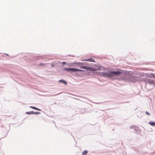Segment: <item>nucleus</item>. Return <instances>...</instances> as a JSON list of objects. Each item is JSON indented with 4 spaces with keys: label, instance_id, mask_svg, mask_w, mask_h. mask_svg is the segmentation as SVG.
Returning <instances> with one entry per match:
<instances>
[{
    "label": "nucleus",
    "instance_id": "6e6552de",
    "mask_svg": "<svg viewBox=\"0 0 155 155\" xmlns=\"http://www.w3.org/2000/svg\"><path fill=\"white\" fill-rule=\"evenodd\" d=\"M155 81L152 79H149L148 81V82L150 85H153Z\"/></svg>",
    "mask_w": 155,
    "mask_h": 155
},
{
    "label": "nucleus",
    "instance_id": "9d476101",
    "mask_svg": "<svg viewBox=\"0 0 155 155\" xmlns=\"http://www.w3.org/2000/svg\"><path fill=\"white\" fill-rule=\"evenodd\" d=\"M84 71L83 70L79 69L74 68V72L77 71Z\"/></svg>",
    "mask_w": 155,
    "mask_h": 155
},
{
    "label": "nucleus",
    "instance_id": "423d86ee",
    "mask_svg": "<svg viewBox=\"0 0 155 155\" xmlns=\"http://www.w3.org/2000/svg\"><path fill=\"white\" fill-rule=\"evenodd\" d=\"M130 129L133 128L134 129L135 131L136 132H138L139 131V128L136 126H130Z\"/></svg>",
    "mask_w": 155,
    "mask_h": 155
},
{
    "label": "nucleus",
    "instance_id": "dca6fc26",
    "mask_svg": "<svg viewBox=\"0 0 155 155\" xmlns=\"http://www.w3.org/2000/svg\"><path fill=\"white\" fill-rule=\"evenodd\" d=\"M104 69L102 67H99L97 68V70L101 71Z\"/></svg>",
    "mask_w": 155,
    "mask_h": 155
},
{
    "label": "nucleus",
    "instance_id": "2eb2a0df",
    "mask_svg": "<svg viewBox=\"0 0 155 155\" xmlns=\"http://www.w3.org/2000/svg\"><path fill=\"white\" fill-rule=\"evenodd\" d=\"M88 151L87 150H84V151L82 153V155H86L87 154V153Z\"/></svg>",
    "mask_w": 155,
    "mask_h": 155
},
{
    "label": "nucleus",
    "instance_id": "412c9836",
    "mask_svg": "<svg viewBox=\"0 0 155 155\" xmlns=\"http://www.w3.org/2000/svg\"><path fill=\"white\" fill-rule=\"evenodd\" d=\"M5 54L7 56H8V54Z\"/></svg>",
    "mask_w": 155,
    "mask_h": 155
},
{
    "label": "nucleus",
    "instance_id": "6ab92c4d",
    "mask_svg": "<svg viewBox=\"0 0 155 155\" xmlns=\"http://www.w3.org/2000/svg\"><path fill=\"white\" fill-rule=\"evenodd\" d=\"M145 113L146 114H147L148 115H150V114L148 113V112L147 111H146Z\"/></svg>",
    "mask_w": 155,
    "mask_h": 155
},
{
    "label": "nucleus",
    "instance_id": "f03ea898",
    "mask_svg": "<svg viewBox=\"0 0 155 155\" xmlns=\"http://www.w3.org/2000/svg\"><path fill=\"white\" fill-rule=\"evenodd\" d=\"M112 78L114 76H121L123 74L122 71H111Z\"/></svg>",
    "mask_w": 155,
    "mask_h": 155
},
{
    "label": "nucleus",
    "instance_id": "f3484780",
    "mask_svg": "<svg viewBox=\"0 0 155 155\" xmlns=\"http://www.w3.org/2000/svg\"><path fill=\"white\" fill-rule=\"evenodd\" d=\"M150 78H155V75H154L153 74H152L150 75Z\"/></svg>",
    "mask_w": 155,
    "mask_h": 155
},
{
    "label": "nucleus",
    "instance_id": "20e7f679",
    "mask_svg": "<svg viewBox=\"0 0 155 155\" xmlns=\"http://www.w3.org/2000/svg\"><path fill=\"white\" fill-rule=\"evenodd\" d=\"M40 112H38L37 111L34 112L33 111L27 112H26V114H28V115H31V114H40Z\"/></svg>",
    "mask_w": 155,
    "mask_h": 155
},
{
    "label": "nucleus",
    "instance_id": "aec40b11",
    "mask_svg": "<svg viewBox=\"0 0 155 155\" xmlns=\"http://www.w3.org/2000/svg\"><path fill=\"white\" fill-rule=\"evenodd\" d=\"M66 64V62H63L62 63V64Z\"/></svg>",
    "mask_w": 155,
    "mask_h": 155
},
{
    "label": "nucleus",
    "instance_id": "a211bd4d",
    "mask_svg": "<svg viewBox=\"0 0 155 155\" xmlns=\"http://www.w3.org/2000/svg\"><path fill=\"white\" fill-rule=\"evenodd\" d=\"M44 65V64L42 63H40L39 64V65L40 66H43Z\"/></svg>",
    "mask_w": 155,
    "mask_h": 155
},
{
    "label": "nucleus",
    "instance_id": "39448f33",
    "mask_svg": "<svg viewBox=\"0 0 155 155\" xmlns=\"http://www.w3.org/2000/svg\"><path fill=\"white\" fill-rule=\"evenodd\" d=\"M83 68H85V69H86L87 70H88L91 71H95L97 70L95 68L88 67H84Z\"/></svg>",
    "mask_w": 155,
    "mask_h": 155
},
{
    "label": "nucleus",
    "instance_id": "1a4fd4ad",
    "mask_svg": "<svg viewBox=\"0 0 155 155\" xmlns=\"http://www.w3.org/2000/svg\"><path fill=\"white\" fill-rule=\"evenodd\" d=\"M77 64H79V67L80 68H82V69H85V68H84V67H87V66H82L81 65L82 64L81 63L78 62V63H77Z\"/></svg>",
    "mask_w": 155,
    "mask_h": 155
},
{
    "label": "nucleus",
    "instance_id": "f257e3e1",
    "mask_svg": "<svg viewBox=\"0 0 155 155\" xmlns=\"http://www.w3.org/2000/svg\"><path fill=\"white\" fill-rule=\"evenodd\" d=\"M101 76L104 77H107L109 78H112L111 71L108 72H102L101 74Z\"/></svg>",
    "mask_w": 155,
    "mask_h": 155
},
{
    "label": "nucleus",
    "instance_id": "f8f14e48",
    "mask_svg": "<svg viewBox=\"0 0 155 155\" xmlns=\"http://www.w3.org/2000/svg\"><path fill=\"white\" fill-rule=\"evenodd\" d=\"M84 60L89 61L90 62H94L95 61L92 58H91L87 59L85 60Z\"/></svg>",
    "mask_w": 155,
    "mask_h": 155
},
{
    "label": "nucleus",
    "instance_id": "0eeeda50",
    "mask_svg": "<svg viewBox=\"0 0 155 155\" xmlns=\"http://www.w3.org/2000/svg\"><path fill=\"white\" fill-rule=\"evenodd\" d=\"M64 71H70L72 72H74V68H63Z\"/></svg>",
    "mask_w": 155,
    "mask_h": 155
},
{
    "label": "nucleus",
    "instance_id": "9b49d317",
    "mask_svg": "<svg viewBox=\"0 0 155 155\" xmlns=\"http://www.w3.org/2000/svg\"><path fill=\"white\" fill-rule=\"evenodd\" d=\"M59 82L60 83H63L65 84H67V82H66V81L63 79L59 80Z\"/></svg>",
    "mask_w": 155,
    "mask_h": 155
},
{
    "label": "nucleus",
    "instance_id": "4468645a",
    "mask_svg": "<svg viewBox=\"0 0 155 155\" xmlns=\"http://www.w3.org/2000/svg\"><path fill=\"white\" fill-rule=\"evenodd\" d=\"M149 124L152 126H154L155 125V122L150 121L149 123Z\"/></svg>",
    "mask_w": 155,
    "mask_h": 155
},
{
    "label": "nucleus",
    "instance_id": "7ed1b4c3",
    "mask_svg": "<svg viewBox=\"0 0 155 155\" xmlns=\"http://www.w3.org/2000/svg\"><path fill=\"white\" fill-rule=\"evenodd\" d=\"M143 75V74L141 73H137L136 74H135L132 75V77L134 78H135L136 79H135V80H137V79L139 78V76H142Z\"/></svg>",
    "mask_w": 155,
    "mask_h": 155
},
{
    "label": "nucleus",
    "instance_id": "ddd939ff",
    "mask_svg": "<svg viewBox=\"0 0 155 155\" xmlns=\"http://www.w3.org/2000/svg\"><path fill=\"white\" fill-rule=\"evenodd\" d=\"M30 107L32 108V109H33L35 110H40V109H39V108H38L35 107H33V106H30Z\"/></svg>",
    "mask_w": 155,
    "mask_h": 155
}]
</instances>
